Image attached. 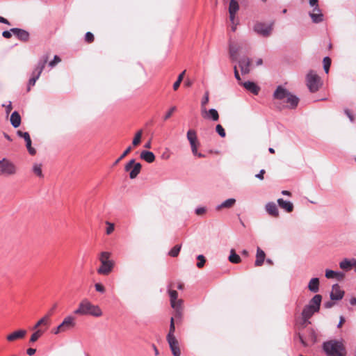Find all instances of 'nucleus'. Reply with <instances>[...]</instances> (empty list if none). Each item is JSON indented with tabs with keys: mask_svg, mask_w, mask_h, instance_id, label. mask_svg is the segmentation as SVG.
Listing matches in <instances>:
<instances>
[{
	"mask_svg": "<svg viewBox=\"0 0 356 356\" xmlns=\"http://www.w3.org/2000/svg\"><path fill=\"white\" fill-rule=\"evenodd\" d=\"M131 151V147L129 146L121 156L115 161L114 165H117L122 159H124Z\"/></svg>",
	"mask_w": 356,
	"mask_h": 356,
	"instance_id": "49530a36",
	"label": "nucleus"
},
{
	"mask_svg": "<svg viewBox=\"0 0 356 356\" xmlns=\"http://www.w3.org/2000/svg\"><path fill=\"white\" fill-rule=\"evenodd\" d=\"M35 352H36V350L35 348H29L26 350V353L30 356L34 355L35 353Z\"/></svg>",
	"mask_w": 356,
	"mask_h": 356,
	"instance_id": "338daca9",
	"label": "nucleus"
},
{
	"mask_svg": "<svg viewBox=\"0 0 356 356\" xmlns=\"http://www.w3.org/2000/svg\"><path fill=\"white\" fill-rule=\"evenodd\" d=\"M277 203L281 209H284L288 213H290L293 210V204L290 201H286L282 198H279L277 200Z\"/></svg>",
	"mask_w": 356,
	"mask_h": 356,
	"instance_id": "4be33fe9",
	"label": "nucleus"
},
{
	"mask_svg": "<svg viewBox=\"0 0 356 356\" xmlns=\"http://www.w3.org/2000/svg\"><path fill=\"white\" fill-rule=\"evenodd\" d=\"M168 343L169 344L170 348L172 351V353L174 356H180L181 350L179 346V342L176 337L167 339Z\"/></svg>",
	"mask_w": 356,
	"mask_h": 356,
	"instance_id": "f3484780",
	"label": "nucleus"
},
{
	"mask_svg": "<svg viewBox=\"0 0 356 356\" xmlns=\"http://www.w3.org/2000/svg\"><path fill=\"white\" fill-rule=\"evenodd\" d=\"M354 262H355L354 258L351 259H344L339 263V267L343 270L348 271L353 267Z\"/></svg>",
	"mask_w": 356,
	"mask_h": 356,
	"instance_id": "393cba45",
	"label": "nucleus"
},
{
	"mask_svg": "<svg viewBox=\"0 0 356 356\" xmlns=\"http://www.w3.org/2000/svg\"><path fill=\"white\" fill-rule=\"evenodd\" d=\"M60 62V58L58 56H54V59L49 62V65L51 67H54L57 63Z\"/></svg>",
	"mask_w": 356,
	"mask_h": 356,
	"instance_id": "864d4df0",
	"label": "nucleus"
},
{
	"mask_svg": "<svg viewBox=\"0 0 356 356\" xmlns=\"http://www.w3.org/2000/svg\"><path fill=\"white\" fill-rule=\"evenodd\" d=\"M317 10V13H309V16L314 23H320L323 21V15L318 6L314 8L313 11Z\"/></svg>",
	"mask_w": 356,
	"mask_h": 356,
	"instance_id": "5701e85b",
	"label": "nucleus"
},
{
	"mask_svg": "<svg viewBox=\"0 0 356 356\" xmlns=\"http://www.w3.org/2000/svg\"><path fill=\"white\" fill-rule=\"evenodd\" d=\"M216 131L219 134V136L222 138L225 137L226 133L221 124H217L216 127Z\"/></svg>",
	"mask_w": 356,
	"mask_h": 356,
	"instance_id": "de8ad7c7",
	"label": "nucleus"
},
{
	"mask_svg": "<svg viewBox=\"0 0 356 356\" xmlns=\"http://www.w3.org/2000/svg\"><path fill=\"white\" fill-rule=\"evenodd\" d=\"M176 106H172L170 108V110L166 113V114L165 115L163 119L164 120H167L168 119H169L171 115H172L173 112H175L176 111Z\"/></svg>",
	"mask_w": 356,
	"mask_h": 356,
	"instance_id": "5fc2aeb1",
	"label": "nucleus"
},
{
	"mask_svg": "<svg viewBox=\"0 0 356 356\" xmlns=\"http://www.w3.org/2000/svg\"><path fill=\"white\" fill-rule=\"evenodd\" d=\"M234 76H235L236 79L238 81H241V76L238 72L237 67L236 65L234 67Z\"/></svg>",
	"mask_w": 356,
	"mask_h": 356,
	"instance_id": "680f3d73",
	"label": "nucleus"
},
{
	"mask_svg": "<svg viewBox=\"0 0 356 356\" xmlns=\"http://www.w3.org/2000/svg\"><path fill=\"white\" fill-rule=\"evenodd\" d=\"M229 261L233 264H238L241 261V257L235 252L234 249H232L230 251Z\"/></svg>",
	"mask_w": 356,
	"mask_h": 356,
	"instance_id": "f704fd0d",
	"label": "nucleus"
},
{
	"mask_svg": "<svg viewBox=\"0 0 356 356\" xmlns=\"http://www.w3.org/2000/svg\"><path fill=\"white\" fill-rule=\"evenodd\" d=\"M336 275L334 276V278L337 279L339 281H341L345 277V273L341 271H335Z\"/></svg>",
	"mask_w": 356,
	"mask_h": 356,
	"instance_id": "4d7b16f0",
	"label": "nucleus"
},
{
	"mask_svg": "<svg viewBox=\"0 0 356 356\" xmlns=\"http://www.w3.org/2000/svg\"><path fill=\"white\" fill-rule=\"evenodd\" d=\"M308 339L312 344H314L317 341V335L315 331L312 329H311L309 332Z\"/></svg>",
	"mask_w": 356,
	"mask_h": 356,
	"instance_id": "37998d69",
	"label": "nucleus"
},
{
	"mask_svg": "<svg viewBox=\"0 0 356 356\" xmlns=\"http://www.w3.org/2000/svg\"><path fill=\"white\" fill-rule=\"evenodd\" d=\"M181 248V245H176L170 250V251L169 252V255L172 257H177L180 252Z\"/></svg>",
	"mask_w": 356,
	"mask_h": 356,
	"instance_id": "79ce46f5",
	"label": "nucleus"
},
{
	"mask_svg": "<svg viewBox=\"0 0 356 356\" xmlns=\"http://www.w3.org/2000/svg\"><path fill=\"white\" fill-rule=\"evenodd\" d=\"M26 333H27V332L26 330H23V329L18 330H16V331L10 333V334H8L6 337V339L10 342L14 341L17 339H23L26 336Z\"/></svg>",
	"mask_w": 356,
	"mask_h": 356,
	"instance_id": "a211bd4d",
	"label": "nucleus"
},
{
	"mask_svg": "<svg viewBox=\"0 0 356 356\" xmlns=\"http://www.w3.org/2000/svg\"><path fill=\"white\" fill-rule=\"evenodd\" d=\"M106 224L107 225L106 232L107 234H111L114 231V224L108 221H106Z\"/></svg>",
	"mask_w": 356,
	"mask_h": 356,
	"instance_id": "8fccbe9b",
	"label": "nucleus"
},
{
	"mask_svg": "<svg viewBox=\"0 0 356 356\" xmlns=\"http://www.w3.org/2000/svg\"><path fill=\"white\" fill-rule=\"evenodd\" d=\"M48 59L49 56L47 55H44L39 60V67L38 68V72L36 75H34L29 79L27 87V91H30L31 87L35 86L36 81L39 79L42 70L45 67L46 63L48 61Z\"/></svg>",
	"mask_w": 356,
	"mask_h": 356,
	"instance_id": "423d86ee",
	"label": "nucleus"
},
{
	"mask_svg": "<svg viewBox=\"0 0 356 356\" xmlns=\"http://www.w3.org/2000/svg\"><path fill=\"white\" fill-rule=\"evenodd\" d=\"M322 301V296L319 294L315 295L309 302L307 306H311L314 311H319L321 303Z\"/></svg>",
	"mask_w": 356,
	"mask_h": 356,
	"instance_id": "412c9836",
	"label": "nucleus"
},
{
	"mask_svg": "<svg viewBox=\"0 0 356 356\" xmlns=\"http://www.w3.org/2000/svg\"><path fill=\"white\" fill-rule=\"evenodd\" d=\"M135 164V159L130 160L124 166V170L127 172H129L131 170V168Z\"/></svg>",
	"mask_w": 356,
	"mask_h": 356,
	"instance_id": "3c124183",
	"label": "nucleus"
},
{
	"mask_svg": "<svg viewBox=\"0 0 356 356\" xmlns=\"http://www.w3.org/2000/svg\"><path fill=\"white\" fill-rule=\"evenodd\" d=\"M33 172L38 177H43V174L42 171V164L34 163L33 165Z\"/></svg>",
	"mask_w": 356,
	"mask_h": 356,
	"instance_id": "e433bc0d",
	"label": "nucleus"
},
{
	"mask_svg": "<svg viewBox=\"0 0 356 356\" xmlns=\"http://www.w3.org/2000/svg\"><path fill=\"white\" fill-rule=\"evenodd\" d=\"M140 157L141 159L149 163L154 162L155 160V155L154 153L146 150H143L140 152Z\"/></svg>",
	"mask_w": 356,
	"mask_h": 356,
	"instance_id": "a878e982",
	"label": "nucleus"
},
{
	"mask_svg": "<svg viewBox=\"0 0 356 356\" xmlns=\"http://www.w3.org/2000/svg\"><path fill=\"white\" fill-rule=\"evenodd\" d=\"M239 49L233 43L230 42L229 44V56L232 61H235L237 60V54Z\"/></svg>",
	"mask_w": 356,
	"mask_h": 356,
	"instance_id": "473e14b6",
	"label": "nucleus"
},
{
	"mask_svg": "<svg viewBox=\"0 0 356 356\" xmlns=\"http://www.w3.org/2000/svg\"><path fill=\"white\" fill-rule=\"evenodd\" d=\"M175 331V326L174 318H171L169 332L167 334L166 339L175 338V334H174Z\"/></svg>",
	"mask_w": 356,
	"mask_h": 356,
	"instance_id": "58836bf2",
	"label": "nucleus"
},
{
	"mask_svg": "<svg viewBox=\"0 0 356 356\" xmlns=\"http://www.w3.org/2000/svg\"><path fill=\"white\" fill-rule=\"evenodd\" d=\"M110 253L108 252H102L100 253L99 261L101 266L97 269V273L100 275H107L113 270L114 262L109 259Z\"/></svg>",
	"mask_w": 356,
	"mask_h": 356,
	"instance_id": "7ed1b4c3",
	"label": "nucleus"
},
{
	"mask_svg": "<svg viewBox=\"0 0 356 356\" xmlns=\"http://www.w3.org/2000/svg\"><path fill=\"white\" fill-rule=\"evenodd\" d=\"M247 90L251 92L254 95H257L259 92V87L252 81H245L243 83H240Z\"/></svg>",
	"mask_w": 356,
	"mask_h": 356,
	"instance_id": "aec40b11",
	"label": "nucleus"
},
{
	"mask_svg": "<svg viewBox=\"0 0 356 356\" xmlns=\"http://www.w3.org/2000/svg\"><path fill=\"white\" fill-rule=\"evenodd\" d=\"M235 203H236V200L234 198H229V199H227V200H225L224 202H222L220 204H218L216 207V209L217 211H220L224 208L229 209V208L232 207Z\"/></svg>",
	"mask_w": 356,
	"mask_h": 356,
	"instance_id": "c85d7f7f",
	"label": "nucleus"
},
{
	"mask_svg": "<svg viewBox=\"0 0 356 356\" xmlns=\"http://www.w3.org/2000/svg\"><path fill=\"white\" fill-rule=\"evenodd\" d=\"M307 86L311 92L318 90L321 86V78L313 71H310L306 77Z\"/></svg>",
	"mask_w": 356,
	"mask_h": 356,
	"instance_id": "39448f33",
	"label": "nucleus"
},
{
	"mask_svg": "<svg viewBox=\"0 0 356 356\" xmlns=\"http://www.w3.org/2000/svg\"><path fill=\"white\" fill-rule=\"evenodd\" d=\"M265 170L264 169L261 170L260 172L255 175L257 178L259 179L263 180L264 179V175L265 174Z\"/></svg>",
	"mask_w": 356,
	"mask_h": 356,
	"instance_id": "e2e57ef3",
	"label": "nucleus"
},
{
	"mask_svg": "<svg viewBox=\"0 0 356 356\" xmlns=\"http://www.w3.org/2000/svg\"><path fill=\"white\" fill-rule=\"evenodd\" d=\"M331 65V59L326 56L323 58V68L325 70V72L327 74L329 72L330 67Z\"/></svg>",
	"mask_w": 356,
	"mask_h": 356,
	"instance_id": "c03bdc74",
	"label": "nucleus"
},
{
	"mask_svg": "<svg viewBox=\"0 0 356 356\" xmlns=\"http://www.w3.org/2000/svg\"><path fill=\"white\" fill-rule=\"evenodd\" d=\"M251 60L248 57H242L238 60V65L243 74H247L250 72Z\"/></svg>",
	"mask_w": 356,
	"mask_h": 356,
	"instance_id": "2eb2a0df",
	"label": "nucleus"
},
{
	"mask_svg": "<svg viewBox=\"0 0 356 356\" xmlns=\"http://www.w3.org/2000/svg\"><path fill=\"white\" fill-rule=\"evenodd\" d=\"M238 9H239V6H238V2L236 0H231L229 1V14H232V13L236 14L237 13V11L238 10Z\"/></svg>",
	"mask_w": 356,
	"mask_h": 356,
	"instance_id": "72a5a7b5",
	"label": "nucleus"
},
{
	"mask_svg": "<svg viewBox=\"0 0 356 356\" xmlns=\"http://www.w3.org/2000/svg\"><path fill=\"white\" fill-rule=\"evenodd\" d=\"M333 305L334 302H332V301H327L324 303V307L327 309L331 308L332 307H333Z\"/></svg>",
	"mask_w": 356,
	"mask_h": 356,
	"instance_id": "774afa93",
	"label": "nucleus"
},
{
	"mask_svg": "<svg viewBox=\"0 0 356 356\" xmlns=\"http://www.w3.org/2000/svg\"><path fill=\"white\" fill-rule=\"evenodd\" d=\"M187 139L190 143L192 153L197 154V149L199 146V143L197 142L195 131L193 129L188 130L187 132Z\"/></svg>",
	"mask_w": 356,
	"mask_h": 356,
	"instance_id": "1a4fd4ad",
	"label": "nucleus"
},
{
	"mask_svg": "<svg viewBox=\"0 0 356 356\" xmlns=\"http://www.w3.org/2000/svg\"><path fill=\"white\" fill-rule=\"evenodd\" d=\"M185 73H186V70H184V71H183V72H181V73L178 76V78H177V81L174 83V84H173V89H174L175 90H177L179 88V86H180V84H181V81H183V79H184V76Z\"/></svg>",
	"mask_w": 356,
	"mask_h": 356,
	"instance_id": "a19ab883",
	"label": "nucleus"
},
{
	"mask_svg": "<svg viewBox=\"0 0 356 356\" xmlns=\"http://www.w3.org/2000/svg\"><path fill=\"white\" fill-rule=\"evenodd\" d=\"M142 135H143V130L140 129L136 132V134L133 139V141H132V144L134 146H137L138 145H139L140 143Z\"/></svg>",
	"mask_w": 356,
	"mask_h": 356,
	"instance_id": "ea45409f",
	"label": "nucleus"
},
{
	"mask_svg": "<svg viewBox=\"0 0 356 356\" xmlns=\"http://www.w3.org/2000/svg\"><path fill=\"white\" fill-rule=\"evenodd\" d=\"M11 33H12V31H10H10H4L2 33V35L5 38H10L12 36Z\"/></svg>",
	"mask_w": 356,
	"mask_h": 356,
	"instance_id": "69168bd1",
	"label": "nucleus"
},
{
	"mask_svg": "<svg viewBox=\"0 0 356 356\" xmlns=\"http://www.w3.org/2000/svg\"><path fill=\"white\" fill-rule=\"evenodd\" d=\"M197 259H198V262L197 263V266L199 268H201L204 266V265L205 264V261H206L205 258L202 254H200L197 256Z\"/></svg>",
	"mask_w": 356,
	"mask_h": 356,
	"instance_id": "09e8293b",
	"label": "nucleus"
},
{
	"mask_svg": "<svg viewBox=\"0 0 356 356\" xmlns=\"http://www.w3.org/2000/svg\"><path fill=\"white\" fill-rule=\"evenodd\" d=\"M209 101V93L208 91H207L204 93V95L201 101V110L203 108H207L206 105L208 104Z\"/></svg>",
	"mask_w": 356,
	"mask_h": 356,
	"instance_id": "a18cd8bd",
	"label": "nucleus"
},
{
	"mask_svg": "<svg viewBox=\"0 0 356 356\" xmlns=\"http://www.w3.org/2000/svg\"><path fill=\"white\" fill-rule=\"evenodd\" d=\"M76 315H91L95 317H99L102 315L100 307L97 305H92L88 299L82 300L77 309L74 311Z\"/></svg>",
	"mask_w": 356,
	"mask_h": 356,
	"instance_id": "f03ea898",
	"label": "nucleus"
},
{
	"mask_svg": "<svg viewBox=\"0 0 356 356\" xmlns=\"http://www.w3.org/2000/svg\"><path fill=\"white\" fill-rule=\"evenodd\" d=\"M170 299V305L171 307L175 309H178L181 307L182 300H177L178 293L175 290H168Z\"/></svg>",
	"mask_w": 356,
	"mask_h": 356,
	"instance_id": "f8f14e48",
	"label": "nucleus"
},
{
	"mask_svg": "<svg viewBox=\"0 0 356 356\" xmlns=\"http://www.w3.org/2000/svg\"><path fill=\"white\" fill-rule=\"evenodd\" d=\"M60 325L63 332L72 330L76 326V318L71 315L67 316Z\"/></svg>",
	"mask_w": 356,
	"mask_h": 356,
	"instance_id": "6e6552de",
	"label": "nucleus"
},
{
	"mask_svg": "<svg viewBox=\"0 0 356 356\" xmlns=\"http://www.w3.org/2000/svg\"><path fill=\"white\" fill-rule=\"evenodd\" d=\"M265 252L260 249L259 248L257 250V255H256V261H255V266H261L263 265L264 259H265Z\"/></svg>",
	"mask_w": 356,
	"mask_h": 356,
	"instance_id": "c756f323",
	"label": "nucleus"
},
{
	"mask_svg": "<svg viewBox=\"0 0 356 356\" xmlns=\"http://www.w3.org/2000/svg\"><path fill=\"white\" fill-rule=\"evenodd\" d=\"M142 165L140 163H136L134 164L131 170L129 172L130 179H135L140 172Z\"/></svg>",
	"mask_w": 356,
	"mask_h": 356,
	"instance_id": "2f4dec72",
	"label": "nucleus"
},
{
	"mask_svg": "<svg viewBox=\"0 0 356 356\" xmlns=\"http://www.w3.org/2000/svg\"><path fill=\"white\" fill-rule=\"evenodd\" d=\"M322 348L327 356H346V351L342 341L332 339L323 343Z\"/></svg>",
	"mask_w": 356,
	"mask_h": 356,
	"instance_id": "f257e3e1",
	"label": "nucleus"
},
{
	"mask_svg": "<svg viewBox=\"0 0 356 356\" xmlns=\"http://www.w3.org/2000/svg\"><path fill=\"white\" fill-rule=\"evenodd\" d=\"M10 31L21 41L26 42L29 39V33L26 30L13 28L10 29Z\"/></svg>",
	"mask_w": 356,
	"mask_h": 356,
	"instance_id": "dca6fc26",
	"label": "nucleus"
},
{
	"mask_svg": "<svg viewBox=\"0 0 356 356\" xmlns=\"http://www.w3.org/2000/svg\"><path fill=\"white\" fill-rule=\"evenodd\" d=\"M344 291L341 289L338 284H335L332 286V289L330 293V299L332 300H340L343 298Z\"/></svg>",
	"mask_w": 356,
	"mask_h": 356,
	"instance_id": "4468645a",
	"label": "nucleus"
},
{
	"mask_svg": "<svg viewBox=\"0 0 356 356\" xmlns=\"http://www.w3.org/2000/svg\"><path fill=\"white\" fill-rule=\"evenodd\" d=\"M52 332L54 334H58L59 333H61V332H63V330H62V327H60V325H58L56 328H54L53 330H52Z\"/></svg>",
	"mask_w": 356,
	"mask_h": 356,
	"instance_id": "052dcab7",
	"label": "nucleus"
},
{
	"mask_svg": "<svg viewBox=\"0 0 356 356\" xmlns=\"http://www.w3.org/2000/svg\"><path fill=\"white\" fill-rule=\"evenodd\" d=\"M284 102L288 103L289 105L288 106L290 108H295L299 102V99L298 97L292 95L291 92L289 93V95L287 96L286 100Z\"/></svg>",
	"mask_w": 356,
	"mask_h": 356,
	"instance_id": "bb28decb",
	"label": "nucleus"
},
{
	"mask_svg": "<svg viewBox=\"0 0 356 356\" xmlns=\"http://www.w3.org/2000/svg\"><path fill=\"white\" fill-rule=\"evenodd\" d=\"M85 40L87 42H92L94 40V35L91 32H87L85 35Z\"/></svg>",
	"mask_w": 356,
	"mask_h": 356,
	"instance_id": "6e6d98bb",
	"label": "nucleus"
},
{
	"mask_svg": "<svg viewBox=\"0 0 356 356\" xmlns=\"http://www.w3.org/2000/svg\"><path fill=\"white\" fill-rule=\"evenodd\" d=\"M16 165L10 160L3 158L0 160V175L11 176L17 173Z\"/></svg>",
	"mask_w": 356,
	"mask_h": 356,
	"instance_id": "20e7f679",
	"label": "nucleus"
},
{
	"mask_svg": "<svg viewBox=\"0 0 356 356\" xmlns=\"http://www.w3.org/2000/svg\"><path fill=\"white\" fill-rule=\"evenodd\" d=\"M95 290L98 292H100V293H104L105 292V288L104 286L99 284V283H97L95 284Z\"/></svg>",
	"mask_w": 356,
	"mask_h": 356,
	"instance_id": "bf43d9fd",
	"label": "nucleus"
},
{
	"mask_svg": "<svg viewBox=\"0 0 356 356\" xmlns=\"http://www.w3.org/2000/svg\"><path fill=\"white\" fill-rule=\"evenodd\" d=\"M253 30L258 35L263 37H268L271 34L273 25L257 22L254 24Z\"/></svg>",
	"mask_w": 356,
	"mask_h": 356,
	"instance_id": "0eeeda50",
	"label": "nucleus"
},
{
	"mask_svg": "<svg viewBox=\"0 0 356 356\" xmlns=\"http://www.w3.org/2000/svg\"><path fill=\"white\" fill-rule=\"evenodd\" d=\"M289 93L290 92L286 88H283L282 86H279L273 93V97L275 99L284 102L287 96L289 95Z\"/></svg>",
	"mask_w": 356,
	"mask_h": 356,
	"instance_id": "ddd939ff",
	"label": "nucleus"
},
{
	"mask_svg": "<svg viewBox=\"0 0 356 356\" xmlns=\"http://www.w3.org/2000/svg\"><path fill=\"white\" fill-rule=\"evenodd\" d=\"M10 123L14 128H17L21 124V117L17 111H14L10 116Z\"/></svg>",
	"mask_w": 356,
	"mask_h": 356,
	"instance_id": "7c9ffc66",
	"label": "nucleus"
},
{
	"mask_svg": "<svg viewBox=\"0 0 356 356\" xmlns=\"http://www.w3.org/2000/svg\"><path fill=\"white\" fill-rule=\"evenodd\" d=\"M298 338H299L300 343H302V345L303 346H305V347L309 346V343L303 339V337L300 334H298Z\"/></svg>",
	"mask_w": 356,
	"mask_h": 356,
	"instance_id": "0e129e2a",
	"label": "nucleus"
},
{
	"mask_svg": "<svg viewBox=\"0 0 356 356\" xmlns=\"http://www.w3.org/2000/svg\"><path fill=\"white\" fill-rule=\"evenodd\" d=\"M17 134L18 136L24 138L26 142V147L31 155H34L36 153L35 149L31 147V139L28 132H23L20 130L17 131Z\"/></svg>",
	"mask_w": 356,
	"mask_h": 356,
	"instance_id": "9d476101",
	"label": "nucleus"
},
{
	"mask_svg": "<svg viewBox=\"0 0 356 356\" xmlns=\"http://www.w3.org/2000/svg\"><path fill=\"white\" fill-rule=\"evenodd\" d=\"M201 114L204 119L211 120L215 122L219 120V114L215 108H210L209 110L203 108L201 110Z\"/></svg>",
	"mask_w": 356,
	"mask_h": 356,
	"instance_id": "9b49d317",
	"label": "nucleus"
},
{
	"mask_svg": "<svg viewBox=\"0 0 356 356\" xmlns=\"http://www.w3.org/2000/svg\"><path fill=\"white\" fill-rule=\"evenodd\" d=\"M336 275V273L334 270L327 269L325 270V277L327 279H334V276Z\"/></svg>",
	"mask_w": 356,
	"mask_h": 356,
	"instance_id": "603ef678",
	"label": "nucleus"
},
{
	"mask_svg": "<svg viewBox=\"0 0 356 356\" xmlns=\"http://www.w3.org/2000/svg\"><path fill=\"white\" fill-rule=\"evenodd\" d=\"M49 315H46L44 317H42V318H40L37 322V323L35 325V326L33 327V329L36 330V329H38V327H40V325H48V324H49Z\"/></svg>",
	"mask_w": 356,
	"mask_h": 356,
	"instance_id": "4c0bfd02",
	"label": "nucleus"
},
{
	"mask_svg": "<svg viewBox=\"0 0 356 356\" xmlns=\"http://www.w3.org/2000/svg\"><path fill=\"white\" fill-rule=\"evenodd\" d=\"M207 209L205 207H197L195 209V213L198 216L203 215L206 213Z\"/></svg>",
	"mask_w": 356,
	"mask_h": 356,
	"instance_id": "13d9d810",
	"label": "nucleus"
},
{
	"mask_svg": "<svg viewBox=\"0 0 356 356\" xmlns=\"http://www.w3.org/2000/svg\"><path fill=\"white\" fill-rule=\"evenodd\" d=\"M44 330L38 329L34 333L32 334L30 338V342L34 343L36 341L44 332Z\"/></svg>",
	"mask_w": 356,
	"mask_h": 356,
	"instance_id": "c9c22d12",
	"label": "nucleus"
},
{
	"mask_svg": "<svg viewBox=\"0 0 356 356\" xmlns=\"http://www.w3.org/2000/svg\"><path fill=\"white\" fill-rule=\"evenodd\" d=\"M308 289L312 293H317L319 291V279L312 278L308 284Z\"/></svg>",
	"mask_w": 356,
	"mask_h": 356,
	"instance_id": "cd10ccee",
	"label": "nucleus"
},
{
	"mask_svg": "<svg viewBox=\"0 0 356 356\" xmlns=\"http://www.w3.org/2000/svg\"><path fill=\"white\" fill-rule=\"evenodd\" d=\"M318 312V311H314V309L311 307V306H305L302 312V317L303 321L305 322L309 321V319L314 315V314Z\"/></svg>",
	"mask_w": 356,
	"mask_h": 356,
	"instance_id": "b1692460",
	"label": "nucleus"
},
{
	"mask_svg": "<svg viewBox=\"0 0 356 356\" xmlns=\"http://www.w3.org/2000/svg\"><path fill=\"white\" fill-rule=\"evenodd\" d=\"M266 211L273 217L279 216V211L276 204L273 202H268L265 206Z\"/></svg>",
	"mask_w": 356,
	"mask_h": 356,
	"instance_id": "6ab92c4d",
	"label": "nucleus"
}]
</instances>
